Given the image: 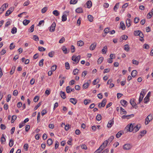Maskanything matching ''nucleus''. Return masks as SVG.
I'll list each match as a JSON object with an SVG mask.
<instances>
[{
  "label": "nucleus",
  "mask_w": 153,
  "mask_h": 153,
  "mask_svg": "<svg viewBox=\"0 0 153 153\" xmlns=\"http://www.w3.org/2000/svg\"><path fill=\"white\" fill-rule=\"evenodd\" d=\"M134 124L132 125V124H130L128 125L125 128V129H127V131L129 132H131L133 131H135V132L138 131L141 127V126L140 124H138L136 126H134Z\"/></svg>",
  "instance_id": "obj_1"
},
{
  "label": "nucleus",
  "mask_w": 153,
  "mask_h": 153,
  "mask_svg": "<svg viewBox=\"0 0 153 153\" xmlns=\"http://www.w3.org/2000/svg\"><path fill=\"white\" fill-rule=\"evenodd\" d=\"M146 94V91L145 89H142L140 93V96L139 99V102L138 104H140L143 100V98Z\"/></svg>",
  "instance_id": "obj_2"
},
{
  "label": "nucleus",
  "mask_w": 153,
  "mask_h": 153,
  "mask_svg": "<svg viewBox=\"0 0 153 153\" xmlns=\"http://www.w3.org/2000/svg\"><path fill=\"white\" fill-rule=\"evenodd\" d=\"M80 59V56L79 55L78 56H73L72 57V60L74 61L73 62L74 64H77L78 63Z\"/></svg>",
  "instance_id": "obj_3"
},
{
  "label": "nucleus",
  "mask_w": 153,
  "mask_h": 153,
  "mask_svg": "<svg viewBox=\"0 0 153 153\" xmlns=\"http://www.w3.org/2000/svg\"><path fill=\"white\" fill-rule=\"evenodd\" d=\"M153 119V117L152 115L150 114L145 119V124L146 125H147L149 122L152 121Z\"/></svg>",
  "instance_id": "obj_4"
},
{
  "label": "nucleus",
  "mask_w": 153,
  "mask_h": 153,
  "mask_svg": "<svg viewBox=\"0 0 153 153\" xmlns=\"http://www.w3.org/2000/svg\"><path fill=\"white\" fill-rule=\"evenodd\" d=\"M132 145L130 144H126L123 146V149L124 150H129L132 147Z\"/></svg>",
  "instance_id": "obj_5"
},
{
  "label": "nucleus",
  "mask_w": 153,
  "mask_h": 153,
  "mask_svg": "<svg viewBox=\"0 0 153 153\" xmlns=\"http://www.w3.org/2000/svg\"><path fill=\"white\" fill-rule=\"evenodd\" d=\"M56 26V23L53 22L50 27L49 31L51 32H53L55 31V28Z\"/></svg>",
  "instance_id": "obj_6"
},
{
  "label": "nucleus",
  "mask_w": 153,
  "mask_h": 153,
  "mask_svg": "<svg viewBox=\"0 0 153 153\" xmlns=\"http://www.w3.org/2000/svg\"><path fill=\"white\" fill-rule=\"evenodd\" d=\"M91 82V80H88L87 82L85 83L82 86V87L83 89H86L88 87L89 85V84Z\"/></svg>",
  "instance_id": "obj_7"
},
{
  "label": "nucleus",
  "mask_w": 153,
  "mask_h": 153,
  "mask_svg": "<svg viewBox=\"0 0 153 153\" xmlns=\"http://www.w3.org/2000/svg\"><path fill=\"white\" fill-rule=\"evenodd\" d=\"M114 123V118L109 120L108 122V124L107 125V127L108 128H111Z\"/></svg>",
  "instance_id": "obj_8"
},
{
  "label": "nucleus",
  "mask_w": 153,
  "mask_h": 153,
  "mask_svg": "<svg viewBox=\"0 0 153 153\" xmlns=\"http://www.w3.org/2000/svg\"><path fill=\"white\" fill-rule=\"evenodd\" d=\"M130 102L131 105H132L133 107L134 108L136 109L137 108V106L135 103L134 99H133V100H132V99H131L130 101Z\"/></svg>",
  "instance_id": "obj_9"
},
{
  "label": "nucleus",
  "mask_w": 153,
  "mask_h": 153,
  "mask_svg": "<svg viewBox=\"0 0 153 153\" xmlns=\"http://www.w3.org/2000/svg\"><path fill=\"white\" fill-rule=\"evenodd\" d=\"M106 100L105 98H104L102 100L101 103H100V104L101 106L102 107H104L106 104Z\"/></svg>",
  "instance_id": "obj_10"
},
{
  "label": "nucleus",
  "mask_w": 153,
  "mask_h": 153,
  "mask_svg": "<svg viewBox=\"0 0 153 153\" xmlns=\"http://www.w3.org/2000/svg\"><path fill=\"white\" fill-rule=\"evenodd\" d=\"M97 45V43L94 42L90 46V49L91 50H93L95 48Z\"/></svg>",
  "instance_id": "obj_11"
},
{
  "label": "nucleus",
  "mask_w": 153,
  "mask_h": 153,
  "mask_svg": "<svg viewBox=\"0 0 153 153\" xmlns=\"http://www.w3.org/2000/svg\"><path fill=\"white\" fill-rule=\"evenodd\" d=\"M70 102L74 105H75L77 102V100L75 98H71L70 99Z\"/></svg>",
  "instance_id": "obj_12"
},
{
  "label": "nucleus",
  "mask_w": 153,
  "mask_h": 153,
  "mask_svg": "<svg viewBox=\"0 0 153 153\" xmlns=\"http://www.w3.org/2000/svg\"><path fill=\"white\" fill-rule=\"evenodd\" d=\"M6 141V139L4 137V135L2 134V137L1 139V142L2 144H4Z\"/></svg>",
  "instance_id": "obj_13"
},
{
  "label": "nucleus",
  "mask_w": 153,
  "mask_h": 153,
  "mask_svg": "<svg viewBox=\"0 0 153 153\" xmlns=\"http://www.w3.org/2000/svg\"><path fill=\"white\" fill-rule=\"evenodd\" d=\"M126 25L127 27H129L131 26L130 19H127L126 21Z\"/></svg>",
  "instance_id": "obj_14"
},
{
  "label": "nucleus",
  "mask_w": 153,
  "mask_h": 153,
  "mask_svg": "<svg viewBox=\"0 0 153 153\" xmlns=\"http://www.w3.org/2000/svg\"><path fill=\"white\" fill-rule=\"evenodd\" d=\"M87 7L88 8H90L92 6V3L91 1H88L86 2Z\"/></svg>",
  "instance_id": "obj_15"
},
{
  "label": "nucleus",
  "mask_w": 153,
  "mask_h": 153,
  "mask_svg": "<svg viewBox=\"0 0 153 153\" xmlns=\"http://www.w3.org/2000/svg\"><path fill=\"white\" fill-rule=\"evenodd\" d=\"M120 28L123 30H124L125 29L126 27L124 23L123 22H121L120 23Z\"/></svg>",
  "instance_id": "obj_16"
},
{
  "label": "nucleus",
  "mask_w": 153,
  "mask_h": 153,
  "mask_svg": "<svg viewBox=\"0 0 153 153\" xmlns=\"http://www.w3.org/2000/svg\"><path fill=\"white\" fill-rule=\"evenodd\" d=\"M120 113L121 114H126L127 112L125 110V109L122 107H121L120 108Z\"/></svg>",
  "instance_id": "obj_17"
},
{
  "label": "nucleus",
  "mask_w": 153,
  "mask_h": 153,
  "mask_svg": "<svg viewBox=\"0 0 153 153\" xmlns=\"http://www.w3.org/2000/svg\"><path fill=\"white\" fill-rule=\"evenodd\" d=\"M144 131H145V133H144V134H145L146 133V131H141L140 132V134L138 136V138H141V137L143 136L144 135Z\"/></svg>",
  "instance_id": "obj_18"
},
{
  "label": "nucleus",
  "mask_w": 153,
  "mask_h": 153,
  "mask_svg": "<svg viewBox=\"0 0 153 153\" xmlns=\"http://www.w3.org/2000/svg\"><path fill=\"white\" fill-rule=\"evenodd\" d=\"M137 73V72L136 70H134L132 71L131 74L132 77H134L136 76Z\"/></svg>",
  "instance_id": "obj_19"
},
{
  "label": "nucleus",
  "mask_w": 153,
  "mask_h": 153,
  "mask_svg": "<svg viewBox=\"0 0 153 153\" xmlns=\"http://www.w3.org/2000/svg\"><path fill=\"white\" fill-rule=\"evenodd\" d=\"M119 4L120 3L118 2L117 3L115 6H114V11H115V12L117 11V10L118 9V8H119Z\"/></svg>",
  "instance_id": "obj_20"
},
{
  "label": "nucleus",
  "mask_w": 153,
  "mask_h": 153,
  "mask_svg": "<svg viewBox=\"0 0 153 153\" xmlns=\"http://www.w3.org/2000/svg\"><path fill=\"white\" fill-rule=\"evenodd\" d=\"M107 51V46H104L102 49V52L103 53H106Z\"/></svg>",
  "instance_id": "obj_21"
},
{
  "label": "nucleus",
  "mask_w": 153,
  "mask_h": 153,
  "mask_svg": "<svg viewBox=\"0 0 153 153\" xmlns=\"http://www.w3.org/2000/svg\"><path fill=\"white\" fill-rule=\"evenodd\" d=\"M62 49L65 54H67L68 53V52L67 51V49L65 46H63L62 48Z\"/></svg>",
  "instance_id": "obj_22"
},
{
  "label": "nucleus",
  "mask_w": 153,
  "mask_h": 153,
  "mask_svg": "<svg viewBox=\"0 0 153 153\" xmlns=\"http://www.w3.org/2000/svg\"><path fill=\"white\" fill-rule=\"evenodd\" d=\"M91 100L88 99H85L84 101V103L85 105H87L88 104L91 103Z\"/></svg>",
  "instance_id": "obj_23"
},
{
  "label": "nucleus",
  "mask_w": 153,
  "mask_h": 153,
  "mask_svg": "<svg viewBox=\"0 0 153 153\" xmlns=\"http://www.w3.org/2000/svg\"><path fill=\"white\" fill-rule=\"evenodd\" d=\"M124 50L126 51H128L129 50L130 48L128 44L124 46Z\"/></svg>",
  "instance_id": "obj_24"
},
{
  "label": "nucleus",
  "mask_w": 153,
  "mask_h": 153,
  "mask_svg": "<svg viewBox=\"0 0 153 153\" xmlns=\"http://www.w3.org/2000/svg\"><path fill=\"white\" fill-rule=\"evenodd\" d=\"M30 22V21L28 20L25 19L24 20L23 22V23L25 25H27Z\"/></svg>",
  "instance_id": "obj_25"
},
{
  "label": "nucleus",
  "mask_w": 153,
  "mask_h": 153,
  "mask_svg": "<svg viewBox=\"0 0 153 153\" xmlns=\"http://www.w3.org/2000/svg\"><path fill=\"white\" fill-rule=\"evenodd\" d=\"M52 143V140L51 139H49L47 141V145L48 146L51 145Z\"/></svg>",
  "instance_id": "obj_26"
},
{
  "label": "nucleus",
  "mask_w": 153,
  "mask_h": 153,
  "mask_svg": "<svg viewBox=\"0 0 153 153\" xmlns=\"http://www.w3.org/2000/svg\"><path fill=\"white\" fill-rule=\"evenodd\" d=\"M76 12L78 13H82L83 12L82 8L81 7H79L76 10Z\"/></svg>",
  "instance_id": "obj_27"
},
{
  "label": "nucleus",
  "mask_w": 153,
  "mask_h": 153,
  "mask_svg": "<svg viewBox=\"0 0 153 153\" xmlns=\"http://www.w3.org/2000/svg\"><path fill=\"white\" fill-rule=\"evenodd\" d=\"M16 68V67L15 66H14L12 67L11 70L10 72V74L12 75L13 74Z\"/></svg>",
  "instance_id": "obj_28"
},
{
  "label": "nucleus",
  "mask_w": 153,
  "mask_h": 153,
  "mask_svg": "<svg viewBox=\"0 0 153 153\" xmlns=\"http://www.w3.org/2000/svg\"><path fill=\"white\" fill-rule=\"evenodd\" d=\"M53 14L55 16H58L59 15V13L56 10H54L53 12Z\"/></svg>",
  "instance_id": "obj_29"
},
{
  "label": "nucleus",
  "mask_w": 153,
  "mask_h": 153,
  "mask_svg": "<svg viewBox=\"0 0 153 153\" xmlns=\"http://www.w3.org/2000/svg\"><path fill=\"white\" fill-rule=\"evenodd\" d=\"M120 103L123 106H124L125 105H126L127 104V102L124 100H122L120 101Z\"/></svg>",
  "instance_id": "obj_30"
},
{
  "label": "nucleus",
  "mask_w": 153,
  "mask_h": 153,
  "mask_svg": "<svg viewBox=\"0 0 153 153\" xmlns=\"http://www.w3.org/2000/svg\"><path fill=\"white\" fill-rule=\"evenodd\" d=\"M132 116V117L134 116V114H132L130 115H123L122 117V118L123 119H125L126 118L127 119H128L129 118V117L130 116Z\"/></svg>",
  "instance_id": "obj_31"
},
{
  "label": "nucleus",
  "mask_w": 153,
  "mask_h": 153,
  "mask_svg": "<svg viewBox=\"0 0 153 153\" xmlns=\"http://www.w3.org/2000/svg\"><path fill=\"white\" fill-rule=\"evenodd\" d=\"M88 18L89 21L90 22H92L93 21L94 17L90 15H89L88 16Z\"/></svg>",
  "instance_id": "obj_32"
},
{
  "label": "nucleus",
  "mask_w": 153,
  "mask_h": 153,
  "mask_svg": "<svg viewBox=\"0 0 153 153\" xmlns=\"http://www.w3.org/2000/svg\"><path fill=\"white\" fill-rule=\"evenodd\" d=\"M60 92V96L63 99H65V93L62 91H61Z\"/></svg>",
  "instance_id": "obj_33"
},
{
  "label": "nucleus",
  "mask_w": 153,
  "mask_h": 153,
  "mask_svg": "<svg viewBox=\"0 0 153 153\" xmlns=\"http://www.w3.org/2000/svg\"><path fill=\"white\" fill-rule=\"evenodd\" d=\"M77 44L78 46H82L84 45V42L81 40L79 41L78 42Z\"/></svg>",
  "instance_id": "obj_34"
},
{
  "label": "nucleus",
  "mask_w": 153,
  "mask_h": 153,
  "mask_svg": "<svg viewBox=\"0 0 153 153\" xmlns=\"http://www.w3.org/2000/svg\"><path fill=\"white\" fill-rule=\"evenodd\" d=\"M103 59V57H101L100 58H99L98 59L97 61L98 63V64H101L102 62Z\"/></svg>",
  "instance_id": "obj_35"
},
{
  "label": "nucleus",
  "mask_w": 153,
  "mask_h": 153,
  "mask_svg": "<svg viewBox=\"0 0 153 153\" xmlns=\"http://www.w3.org/2000/svg\"><path fill=\"white\" fill-rule=\"evenodd\" d=\"M62 21L65 22L67 20V16L66 14H64L62 16Z\"/></svg>",
  "instance_id": "obj_36"
},
{
  "label": "nucleus",
  "mask_w": 153,
  "mask_h": 153,
  "mask_svg": "<svg viewBox=\"0 0 153 153\" xmlns=\"http://www.w3.org/2000/svg\"><path fill=\"white\" fill-rule=\"evenodd\" d=\"M17 32V28L16 27H13L11 30V33L13 34H15Z\"/></svg>",
  "instance_id": "obj_37"
},
{
  "label": "nucleus",
  "mask_w": 153,
  "mask_h": 153,
  "mask_svg": "<svg viewBox=\"0 0 153 153\" xmlns=\"http://www.w3.org/2000/svg\"><path fill=\"white\" fill-rule=\"evenodd\" d=\"M57 67V66L56 65H53L51 67V71H54L56 69Z\"/></svg>",
  "instance_id": "obj_38"
},
{
  "label": "nucleus",
  "mask_w": 153,
  "mask_h": 153,
  "mask_svg": "<svg viewBox=\"0 0 153 153\" xmlns=\"http://www.w3.org/2000/svg\"><path fill=\"white\" fill-rule=\"evenodd\" d=\"M114 139V136H111L107 140L108 143H110Z\"/></svg>",
  "instance_id": "obj_39"
},
{
  "label": "nucleus",
  "mask_w": 153,
  "mask_h": 153,
  "mask_svg": "<svg viewBox=\"0 0 153 153\" xmlns=\"http://www.w3.org/2000/svg\"><path fill=\"white\" fill-rule=\"evenodd\" d=\"M79 70L77 69H74L73 72V74L74 75H76L78 74Z\"/></svg>",
  "instance_id": "obj_40"
},
{
  "label": "nucleus",
  "mask_w": 153,
  "mask_h": 153,
  "mask_svg": "<svg viewBox=\"0 0 153 153\" xmlns=\"http://www.w3.org/2000/svg\"><path fill=\"white\" fill-rule=\"evenodd\" d=\"M109 30L110 29L108 27L105 28L104 30V32L105 34H106L107 33H109Z\"/></svg>",
  "instance_id": "obj_41"
},
{
  "label": "nucleus",
  "mask_w": 153,
  "mask_h": 153,
  "mask_svg": "<svg viewBox=\"0 0 153 153\" xmlns=\"http://www.w3.org/2000/svg\"><path fill=\"white\" fill-rule=\"evenodd\" d=\"M122 135L121 131H120L118 132L116 134V137L117 138H119Z\"/></svg>",
  "instance_id": "obj_42"
},
{
  "label": "nucleus",
  "mask_w": 153,
  "mask_h": 153,
  "mask_svg": "<svg viewBox=\"0 0 153 153\" xmlns=\"http://www.w3.org/2000/svg\"><path fill=\"white\" fill-rule=\"evenodd\" d=\"M17 117L16 115H13L12 117L11 122L12 123H13L15 120L16 119Z\"/></svg>",
  "instance_id": "obj_43"
},
{
  "label": "nucleus",
  "mask_w": 153,
  "mask_h": 153,
  "mask_svg": "<svg viewBox=\"0 0 153 153\" xmlns=\"http://www.w3.org/2000/svg\"><path fill=\"white\" fill-rule=\"evenodd\" d=\"M14 141L12 139H11L10 140L9 143V146L10 147H12L13 145Z\"/></svg>",
  "instance_id": "obj_44"
},
{
  "label": "nucleus",
  "mask_w": 153,
  "mask_h": 153,
  "mask_svg": "<svg viewBox=\"0 0 153 153\" xmlns=\"http://www.w3.org/2000/svg\"><path fill=\"white\" fill-rule=\"evenodd\" d=\"M149 97H146L144 100V102L145 103H147L149 100Z\"/></svg>",
  "instance_id": "obj_45"
},
{
  "label": "nucleus",
  "mask_w": 153,
  "mask_h": 153,
  "mask_svg": "<svg viewBox=\"0 0 153 153\" xmlns=\"http://www.w3.org/2000/svg\"><path fill=\"white\" fill-rule=\"evenodd\" d=\"M71 88L69 86H68L66 87V91L67 93H69L71 92Z\"/></svg>",
  "instance_id": "obj_46"
},
{
  "label": "nucleus",
  "mask_w": 153,
  "mask_h": 153,
  "mask_svg": "<svg viewBox=\"0 0 153 153\" xmlns=\"http://www.w3.org/2000/svg\"><path fill=\"white\" fill-rule=\"evenodd\" d=\"M65 66L66 69L68 70L70 69L69 64L68 62H66L65 63Z\"/></svg>",
  "instance_id": "obj_47"
},
{
  "label": "nucleus",
  "mask_w": 153,
  "mask_h": 153,
  "mask_svg": "<svg viewBox=\"0 0 153 153\" xmlns=\"http://www.w3.org/2000/svg\"><path fill=\"white\" fill-rule=\"evenodd\" d=\"M38 49L40 51H44L45 50V48L42 47H39Z\"/></svg>",
  "instance_id": "obj_48"
},
{
  "label": "nucleus",
  "mask_w": 153,
  "mask_h": 153,
  "mask_svg": "<svg viewBox=\"0 0 153 153\" xmlns=\"http://www.w3.org/2000/svg\"><path fill=\"white\" fill-rule=\"evenodd\" d=\"M132 63L134 65H137L139 64V62L133 59L132 61Z\"/></svg>",
  "instance_id": "obj_49"
},
{
  "label": "nucleus",
  "mask_w": 153,
  "mask_h": 153,
  "mask_svg": "<svg viewBox=\"0 0 153 153\" xmlns=\"http://www.w3.org/2000/svg\"><path fill=\"white\" fill-rule=\"evenodd\" d=\"M140 32V30H136L134 31V34L135 36H138L139 35L138 33Z\"/></svg>",
  "instance_id": "obj_50"
},
{
  "label": "nucleus",
  "mask_w": 153,
  "mask_h": 153,
  "mask_svg": "<svg viewBox=\"0 0 153 153\" xmlns=\"http://www.w3.org/2000/svg\"><path fill=\"white\" fill-rule=\"evenodd\" d=\"M39 99V96H36L33 99V101L35 102H36L38 101Z\"/></svg>",
  "instance_id": "obj_51"
},
{
  "label": "nucleus",
  "mask_w": 153,
  "mask_h": 153,
  "mask_svg": "<svg viewBox=\"0 0 153 153\" xmlns=\"http://www.w3.org/2000/svg\"><path fill=\"white\" fill-rule=\"evenodd\" d=\"M96 119L98 121H100L101 119V116L100 114H98L96 116Z\"/></svg>",
  "instance_id": "obj_52"
},
{
  "label": "nucleus",
  "mask_w": 153,
  "mask_h": 153,
  "mask_svg": "<svg viewBox=\"0 0 153 153\" xmlns=\"http://www.w3.org/2000/svg\"><path fill=\"white\" fill-rule=\"evenodd\" d=\"M47 7H45L42 8L41 10V12L42 13H45L47 10Z\"/></svg>",
  "instance_id": "obj_53"
},
{
  "label": "nucleus",
  "mask_w": 153,
  "mask_h": 153,
  "mask_svg": "<svg viewBox=\"0 0 153 153\" xmlns=\"http://www.w3.org/2000/svg\"><path fill=\"white\" fill-rule=\"evenodd\" d=\"M54 52L52 51L48 53V56L50 57H52L54 55Z\"/></svg>",
  "instance_id": "obj_54"
},
{
  "label": "nucleus",
  "mask_w": 153,
  "mask_h": 153,
  "mask_svg": "<svg viewBox=\"0 0 153 153\" xmlns=\"http://www.w3.org/2000/svg\"><path fill=\"white\" fill-rule=\"evenodd\" d=\"M15 47V45H14L13 43H11L10 46V50H12Z\"/></svg>",
  "instance_id": "obj_55"
},
{
  "label": "nucleus",
  "mask_w": 153,
  "mask_h": 153,
  "mask_svg": "<svg viewBox=\"0 0 153 153\" xmlns=\"http://www.w3.org/2000/svg\"><path fill=\"white\" fill-rule=\"evenodd\" d=\"M43 61L44 59H42L39 62V65L40 66H42L43 65Z\"/></svg>",
  "instance_id": "obj_56"
},
{
  "label": "nucleus",
  "mask_w": 153,
  "mask_h": 153,
  "mask_svg": "<svg viewBox=\"0 0 153 153\" xmlns=\"http://www.w3.org/2000/svg\"><path fill=\"white\" fill-rule=\"evenodd\" d=\"M30 126L29 125H27L25 126V129L26 132H27L30 128Z\"/></svg>",
  "instance_id": "obj_57"
},
{
  "label": "nucleus",
  "mask_w": 153,
  "mask_h": 153,
  "mask_svg": "<svg viewBox=\"0 0 153 153\" xmlns=\"http://www.w3.org/2000/svg\"><path fill=\"white\" fill-rule=\"evenodd\" d=\"M33 39L36 41H38L39 40V38L36 35H34L33 36Z\"/></svg>",
  "instance_id": "obj_58"
},
{
  "label": "nucleus",
  "mask_w": 153,
  "mask_h": 153,
  "mask_svg": "<svg viewBox=\"0 0 153 153\" xmlns=\"http://www.w3.org/2000/svg\"><path fill=\"white\" fill-rule=\"evenodd\" d=\"M34 25H32L30 27L29 30H30L31 32H32L34 31Z\"/></svg>",
  "instance_id": "obj_59"
},
{
  "label": "nucleus",
  "mask_w": 153,
  "mask_h": 153,
  "mask_svg": "<svg viewBox=\"0 0 153 153\" xmlns=\"http://www.w3.org/2000/svg\"><path fill=\"white\" fill-rule=\"evenodd\" d=\"M59 145V143L58 141H56V142H55V149H57L58 148Z\"/></svg>",
  "instance_id": "obj_60"
},
{
  "label": "nucleus",
  "mask_w": 153,
  "mask_h": 153,
  "mask_svg": "<svg viewBox=\"0 0 153 153\" xmlns=\"http://www.w3.org/2000/svg\"><path fill=\"white\" fill-rule=\"evenodd\" d=\"M41 104V102H40L37 105H36L35 107L34 108V110L35 111L40 106Z\"/></svg>",
  "instance_id": "obj_61"
},
{
  "label": "nucleus",
  "mask_w": 153,
  "mask_h": 153,
  "mask_svg": "<svg viewBox=\"0 0 153 153\" xmlns=\"http://www.w3.org/2000/svg\"><path fill=\"white\" fill-rule=\"evenodd\" d=\"M143 48H144L148 49L149 48V46L148 45L145 44L143 45Z\"/></svg>",
  "instance_id": "obj_62"
},
{
  "label": "nucleus",
  "mask_w": 153,
  "mask_h": 153,
  "mask_svg": "<svg viewBox=\"0 0 153 153\" xmlns=\"http://www.w3.org/2000/svg\"><path fill=\"white\" fill-rule=\"evenodd\" d=\"M71 52L72 53H74L75 51V48L74 46L73 45H72L71 46Z\"/></svg>",
  "instance_id": "obj_63"
},
{
  "label": "nucleus",
  "mask_w": 153,
  "mask_h": 153,
  "mask_svg": "<svg viewBox=\"0 0 153 153\" xmlns=\"http://www.w3.org/2000/svg\"><path fill=\"white\" fill-rule=\"evenodd\" d=\"M108 142V141H107V140H105L104 142L102 144V145H104V146L106 147Z\"/></svg>",
  "instance_id": "obj_64"
}]
</instances>
